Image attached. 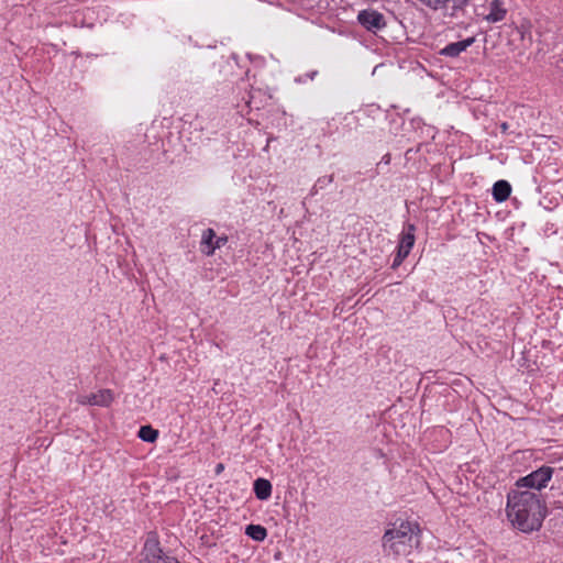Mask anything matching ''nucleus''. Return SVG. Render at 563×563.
<instances>
[{
	"label": "nucleus",
	"mask_w": 563,
	"mask_h": 563,
	"mask_svg": "<svg viewBox=\"0 0 563 563\" xmlns=\"http://www.w3.org/2000/svg\"><path fill=\"white\" fill-rule=\"evenodd\" d=\"M507 517L522 532L538 530L545 517V507L539 495L529 489L515 488L507 496Z\"/></svg>",
	"instance_id": "nucleus-1"
},
{
	"label": "nucleus",
	"mask_w": 563,
	"mask_h": 563,
	"mask_svg": "<svg viewBox=\"0 0 563 563\" xmlns=\"http://www.w3.org/2000/svg\"><path fill=\"white\" fill-rule=\"evenodd\" d=\"M420 544V529L417 523L401 521L388 529L383 537L385 552L395 556H407Z\"/></svg>",
	"instance_id": "nucleus-2"
},
{
	"label": "nucleus",
	"mask_w": 563,
	"mask_h": 563,
	"mask_svg": "<svg viewBox=\"0 0 563 563\" xmlns=\"http://www.w3.org/2000/svg\"><path fill=\"white\" fill-rule=\"evenodd\" d=\"M553 474V468L550 466H542L538 468L537 471L530 473L529 475L520 478L517 484L516 488L522 489H537L540 490L541 488L545 487L548 482L551 479Z\"/></svg>",
	"instance_id": "nucleus-3"
},
{
	"label": "nucleus",
	"mask_w": 563,
	"mask_h": 563,
	"mask_svg": "<svg viewBox=\"0 0 563 563\" xmlns=\"http://www.w3.org/2000/svg\"><path fill=\"white\" fill-rule=\"evenodd\" d=\"M357 21L363 27L373 33L383 30L387 25L384 14L372 9L360 11Z\"/></svg>",
	"instance_id": "nucleus-4"
},
{
	"label": "nucleus",
	"mask_w": 563,
	"mask_h": 563,
	"mask_svg": "<svg viewBox=\"0 0 563 563\" xmlns=\"http://www.w3.org/2000/svg\"><path fill=\"white\" fill-rule=\"evenodd\" d=\"M113 401V394L110 389H101L89 395H80L77 402L80 405L108 407Z\"/></svg>",
	"instance_id": "nucleus-5"
},
{
	"label": "nucleus",
	"mask_w": 563,
	"mask_h": 563,
	"mask_svg": "<svg viewBox=\"0 0 563 563\" xmlns=\"http://www.w3.org/2000/svg\"><path fill=\"white\" fill-rule=\"evenodd\" d=\"M474 42H475L474 37H468V38L460 41V42L450 43L440 51V54L443 56L456 57L462 52L466 51L467 47H470Z\"/></svg>",
	"instance_id": "nucleus-6"
},
{
	"label": "nucleus",
	"mask_w": 563,
	"mask_h": 563,
	"mask_svg": "<svg viewBox=\"0 0 563 563\" xmlns=\"http://www.w3.org/2000/svg\"><path fill=\"white\" fill-rule=\"evenodd\" d=\"M489 12L485 15V20L489 23L500 22L506 18L507 10L501 0H493L489 3Z\"/></svg>",
	"instance_id": "nucleus-7"
},
{
	"label": "nucleus",
	"mask_w": 563,
	"mask_h": 563,
	"mask_svg": "<svg viewBox=\"0 0 563 563\" xmlns=\"http://www.w3.org/2000/svg\"><path fill=\"white\" fill-rule=\"evenodd\" d=\"M145 560L153 563H159L163 552L158 545L157 540L148 538L144 544Z\"/></svg>",
	"instance_id": "nucleus-8"
},
{
	"label": "nucleus",
	"mask_w": 563,
	"mask_h": 563,
	"mask_svg": "<svg viewBox=\"0 0 563 563\" xmlns=\"http://www.w3.org/2000/svg\"><path fill=\"white\" fill-rule=\"evenodd\" d=\"M511 187L506 180H498L493 186V197L497 202L507 200L510 196Z\"/></svg>",
	"instance_id": "nucleus-9"
},
{
	"label": "nucleus",
	"mask_w": 563,
	"mask_h": 563,
	"mask_svg": "<svg viewBox=\"0 0 563 563\" xmlns=\"http://www.w3.org/2000/svg\"><path fill=\"white\" fill-rule=\"evenodd\" d=\"M254 493L260 500H266L272 495V484L265 478H257L254 482Z\"/></svg>",
	"instance_id": "nucleus-10"
},
{
	"label": "nucleus",
	"mask_w": 563,
	"mask_h": 563,
	"mask_svg": "<svg viewBox=\"0 0 563 563\" xmlns=\"http://www.w3.org/2000/svg\"><path fill=\"white\" fill-rule=\"evenodd\" d=\"M245 533L255 541H263L267 537V531L260 525H249Z\"/></svg>",
	"instance_id": "nucleus-11"
},
{
	"label": "nucleus",
	"mask_w": 563,
	"mask_h": 563,
	"mask_svg": "<svg viewBox=\"0 0 563 563\" xmlns=\"http://www.w3.org/2000/svg\"><path fill=\"white\" fill-rule=\"evenodd\" d=\"M139 437L145 442L153 443L158 438V431L151 426H143L139 430Z\"/></svg>",
	"instance_id": "nucleus-12"
},
{
	"label": "nucleus",
	"mask_w": 563,
	"mask_h": 563,
	"mask_svg": "<svg viewBox=\"0 0 563 563\" xmlns=\"http://www.w3.org/2000/svg\"><path fill=\"white\" fill-rule=\"evenodd\" d=\"M420 4L427 7L430 10L438 11L448 8L450 0H417Z\"/></svg>",
	"instance_id": "nucleus-13"
},
{
	"label": "nucleus",
	"mask_w": 563,
	"mask_h": 563,
	"mask_svg": "<svg viewBox=\"0 0 563 563\" xmlns=\"http://www.w3.org/2000/svg\"><path fill=\"white\" fill-rule=\"evenodd\" d=\"M400 243L412 249L415 244V225L408 224L407 231L402 233Z\"/></svg>",
	"instance_id": "nucleus-14"
},
{
	"label": "nucleus",
	"mask_w": 563,
	"mask_h": 563,
	"mask_svg": "<svg viewBox=\"0 0 563 563\" xmlns=\"http://www.w3.org/2000/svg\"><path fill=\"white\" fill-rule=\"evenodd\" d=\"M216 238V233L212 229H207L203 234H202V241H201V244H202V251L203 250H209L210 246H214V244L212 243V240Z\"/></svg>",
	"instance_id": "nucleus-15"
},
{
	"label": "nucleus",
	"mask_w": 563,
	"mask_h": 563,
	"mask_svg": "<svg viewBox=\"0 0 563 563\" xmlns=\"http://www.w3.org/2000/svg\"><path fill=\"white\" fill-rule=\"evenodd\" d=\"M225 242H227V238H218L214 243V246H210L209 250H203V253L207 255H211L216 249L221 247V245H223Z\"/></svg>",
	"instance_id": "nucleus-16"
},
{
	"label": "nucleus",
	"mask_w": 563,
	"mask_h": 563,
	"mask_svg": "<svg viewBox=\"0 0 563 563\" xmlns=\"http://www.w3.org/2000/svg\"><path fill=\"white\" fill-rule=\"evenodd\" d=\"M408 255H406L405 253L400 252L398 250L395 258H394V262H393V265H391V268H397L402 262L407 257Z\"/></svg>",
	"instance_id": "nucleus-17"
},
{
	"label": "nucleus",
	"mask_w": 563,
	"mask_h": 563,
	"mask_svg": "<svg viewBox=\"0 0 563 563\" xmlns=\"http://www.w3.org/2000/svg\"><path fill=\"white\" fill-rule=\"evenodd\" d=\"M450 2H452V8L454 10H459V9H462L464 5H466L468 0H450Z\"/></svg>",
	"instance_id": "nucleus-18"
},
{
	"label": "nucleus",
	"mask_w": 563,
	"mask_h": 563,
	"mask_svg": "<svg viewBox=\"0 0 563 563\" xmlns=\"http://www.w3.org/2000/svg\"><path fill=\"white\" fill-rule=\"evenodd\" d=\"M159 563H179L176 559L169 556H162Z\"/></svg>",
	"instance_id": "nucleus-19"
},
{
	"label": "nucleus",
	"mask_w": 563,
	"mask_h": 563,
	"mask_svg": "<svg viewBox=\"0 0 563 563\" xmlns=\"http://www.w3.org/2000/svg\"><path fill=\"white\" fill-rule=\"evenodd\" d=\"M398 250L408 255L411 249L409 246H405L402 243H399Z\"/></svg>",
	"instance_id": "nucleus-20"
},
{
	"label": "nucleus",
	"mask_w": 563,
	"mask_h": 563,
	"mask_svg": "<svg viewBox=\"0 0 563 563\" xmlns=\"http://www.w3.org/2000/svg\"><path fill=\"white\" fill-rule=\"evenodd\" d=\"M224 470V465L223 464H218L217 467H216V473L217 474H220L222 471Z\"/></svg>",
	"instance_id": "nucleus-21"
},
{
	"label": "nucleus",
	"mask_w": 563,
	"mask_h": 563,
	"mask_svg": "<svg viewBox=\"0 0 563 563\" xmlns=\"http://www.w3.org/2000/svg\"><path fill=\"white\" fill-rule=\"evenodd\" d=\"M500 129L505 133L508 129V124L506 122L501 123Z\"/></svg>",
	"instance_id": "nucleus-22"
}]
</instances>
